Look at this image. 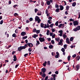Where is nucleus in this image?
<instances>
[{
  "mask_svg": "<svg viewBox=\"0 0 80 80\" xmlns=\"http://www.w3.org/2000/svg\"><path fill=\"white\" fill-rule=\"evenodd\" d=\"M64 38H66L67 37V36L66 35H65V34H64L62 36Z\"/></svg>",
  "mask_w": 80,
  "mask_h": 80,
  "instance_id": "23",
  "label": "nucleus"
},
{
  "mask_svg": "<svg viewBox=\"0 0 80 80\" xmlns=\"http://www.w3.org/2000/svg\"><path fill=\"white\" fill-rule=\"evenodd\" d=\"M77 60H78H78H80V56L77 57Z\"/></svg>",
  "mask_w": 80,
  "mask_h": 80,
  "instance_id": "54",
  "label": "nucleus"
},
{
  "mask_svg": "<svg viewBox=\"0 0 80 80\" xmlns=\"http://www.w3.org/2000/svg\"><path fill=\"white\" fill-rule=\"evenodd\" d=\"M41 71L43 73H45L46 72V68H42L41 69Z\"/></svg>",
  "mask_w": 80,
  "mask_h": 80,
  "instance_id": "7",
  "label": "nucleus"
},
{
  "mask_svg": "<svg viewBox=\"0 0 80 80\" xmlns=\"http://www.w3.org/2000/svg\"><path fill=\"white\" fill-rule=\"evenodd\" d=\"M3 20H2L0 21V25H2V24H3Z\"/></svg>",
  "mask_w": 80,
  "mask_h": 80,
  "instance_id": "46",
  "label": "nucleus"
},
{
  "mask_svg": "<svg viewBox=\"0 0 80 80\" xmlns=\"http://www.w3.org/2000/svg\"><path fill=\"white\" fill-rule=\"evenodd\" d=\"M55 34H53L52 36V37L53 38H55Z\"/></svg>",
  "mask_w": 80,
  "mask_h": 80,
  "instance_id": "52",
  "label": "nucleus"
},
{
  "mask_svg": "<svg viewBox=\"0 0 80 80\" xmlns=\"http://www.w3.org/2000/svg\"><path fill=\"white\" fill-rule=\"evenodd\" d=\"M27 45L29 47H33V44L31 43H28Z\"/></svg>",
  "mask_w": 80,
  "mask_h": 80,
  "instance_id": "8",
  "label": "nucleus"
},
{
  "mask_svg": "<svg viewBox=\"0 0 80 80\" xmlns=\"http://www.w3.org/2000/svg\"><path fill=\"white\" fill-rule=\"evenodd\" d=\"M42 77H43L44 78L45 77V76H46V74L45 73H43V74L42 75Z\"/></svg>",
  "mask_w": 80,
  "mask_h": 80,
  "instance_id": "32",
  "label": "nucleus"
},
{
  "mask_svg": "<svg viewBox=\"0 0 80 80\" xmlns=\"http://www.w3.org/2000/svg\"><path fill=\"white\" fill-rule=\"evenodd\" d=\"M78 30H80V26H78L76 28Z\"/></svg>",
  "mask_w": 80,
  "mask_h": 80,
  "instance_id": "25",
  "label": "nucleus"
},
{
  "mask_svg": "<svg viewBox=\"0 0 80 80\" xmlns=\"http://www.w3.org/2000/svg\"><path fill=\"white\" fill-rule=\"evenodd\" d=\"M47 62L46 61H45L44 63L43 64V67H46V65H47Z\"/></svg>",
  "mask_w": 80,
  "mask_h": 80,
  "instance_id": "15",
  "label": "nucleus"
},
{
  "mask_svg": "<svg viewBox=\"0 0 80 80\" xmlns=\"http://www.w3.org/2000/svg\"><path fill=\"white\" fill-rule=\"evenodd\" d=\"M50 27L49 24L48 23H47V25L46 24H45V26L44 27V28H49Z\"/></svg>",
  "mask_w": 80,
  "mask_h": 80,
  "instance_id": "5",
  "label": "nucleus"
},
{
  "mask_svg": "<svg viewBox=\"0 0 80 80\" xmlns=\"http://www.w3.org/2000/svg\"><path fill=\"white\" fill-rule=\"evenodd\" d=\"M56 75L55 74H54L53 76V80H56V78H55V77H56Z\"/></svg>",
  "mask_w": 80,
  "mask_h": 80,
  "instance_id": "36",
  "label": "nucleus"
},
{
  "mask_svg": "<svg viewBox=\"0 0 80 80\" xmlns=\"http://www.w3.org/2000/svg\"><path fill=\"white\" fill-rule=\"evenodd\" d=\"M51 43L53 44H54V43H55V42H54V40H51Z\"/></svg>",
  "mask_w": 80,
  "mask_h": 80,
  "instance_id": "47",
  "label": "nucleus"
},
{
  "mask_svg": "<svg viewBox=\"0 0 80 80\" xmlns=\"http://www.w3.org/2000/svg\"><path fill=\"white\" fill-rule=\"evenodd\" d=\"M59 33H63V31L62 30L59 31Z\"/></svg>",
  "mask_w": 80,
  "mask_h": 80,
  "instance_id": "57",
  "label": "nucleus"
},
{
  "mask_svg": "<svg viewBox=\"0 0 80 80\" xmlns=\"http://www.w3.org/2000/svg\"><path fill=\"white\" fill-rule=\"evenodd\" d=\"M71 58V56H68V61H70Z\"/></svg>",
  "mask_w": 80,
  "mask_h": 80,
  "instance_id": "24",
  "label": "nucleus"
},
{
  "mask_svg": "<svg viewBox=\"0 0 80 80\" xmlns=\"http://www.w3.org/2000/svg\"><path fill=\"white\" fill-rule=\"evenodd\" d=\"M59 7L60 8V10H63V6H62V5H60L59 6Z\"/></svg>",
  "mask_w": 80,
  "mask_h": 80,
  "instance_id": "12",
  "label": "nucleus"
},
{
  "mask_svg": "<svg viewBox=\"0 0 80 80\" xmlns=\"http://www.w3.org/2000/svg\"><path fill=\"white\" fill-rule=\"evenodd\" d=\"M43 4H44L43 2H41V5H42V6H43Z\"/></svg>",
  "mask_w": 80,
  "mask_h": 80,
  "instance_id": "63",
  "label": "nucleus"
},
{
  "mask_svg": "<svg viewBox=\"0 0 80 80\" xmlns=\"http://www.w3.org/2000/svg\"><path fill=\"white\" fill-rule=\"evenodd\" d=\"M45 24H44L43 23H41V28H44V27L45 26Z\"/></svg>",
  "mask_w": 80,
  "mask_h": 80,
  "instance_id": "16",
  "label": "nucleus"
},
{
  "mask_svg": "<svg viewBox=\"0 0 80 80\" xmlns=\"http://www.w3.org/2000/svg\"><path fill=\"white\" fill-rule=\"evenodd\" d=\"M56 54L57 55L55 56V57L56 58H58V57L59 56V53H58V52H56Z\"/></svg>",
  "mask_w": 80,
  "mask_h": 80,
  "instance_id": "6",
  "label": "nucleus"
},
{
  "mask_svg": "<svg viewBox=\"0 0 80 80\" xmlns=\"http://www.w3.org/2000/svg\"><path fill=\"white\" fill-rule=\"evenodd\" d=\"M76 68H77V71H78V69H80V66L78 65L76 66Z\"/></svg>",
  "mask_w": 80,
  "mask_h": 80,
  "instance_id": "11",
  "label": "nucleus"
},
{
  "mask_svg": "<svg viewBox=\"0 0 80 80\" xmlns=\"http://www.w3.org/2000/svg\"><path fill=\"white\" fill-rule=\"evenodd\" d=\"M55 25L56 26H58V21H57L55 23Z\"/></svg>",
  "mask_w": 80,
  "mask_h": 80,
  "instance_id": "37",
  "label": "nucleus"
},
{
  "mask_svg": "<svg viewBox=\"0 0 80 80\" xmlns=\"http://www.w3.org/2000/svg\"><path fill=\"white\" fill-rule=\"evenodd\" d=\"M40 32V31H39V30H36V32L37 34H38V33H39Z\"/></svg>",
  "mask_w": 80,
  "mask_h": 80,
  "instance_id": "29",
  "label": "nucleus"
},
{
  "mask_svg": "<svg viewBox=\"0 0 80 80\" xmlns=\"http://www.w3.org/2000/svg\"><path fill=\"white\" fill-rule=\"evenodd\" d=\"M52 32H55V29H52Z\"/></svg>",
  "mask_w": 80,
  "mask_h": 80,
  "instance_id": "58",
  "label": "nucleus"
},
{
  "mask_svg": "<svg viewBox=\"0 0 80 80\" xmlns=\"http://www.w3.org/2000/svg\"><path fill=\"white\" fill-rule=\"evenodd\" d=\"M56 12H60V9L59 8H57L55 10Z\"/></svg>",
  "mask_w": 80,
  "mask_h": 80,
  "instance_id": "21",
  "label": "nucleus"
},
{
  "mask_svg": "<svg viewBox=\"0 0 80 80\" xmlns=\"http://www.w3.org/2000/svg\"><path fill=\"white\" fill-rule=\"evenodd\" d=\"M26 48V47L25 46H20V47L18 48V51H20L22 50H23V49H25Z\"/></svg>",
  "mask_w": 80,
  "mask_h": 80,
  "instance_id": "2",
  "label": "nucleus"
},
{
  "mask_svg": "<svg viewBox=\"0 0 80 80\" xmlns=\"http://www.w3.org/2000/svg\"><path fill=\"white\" fill-rule=\"evenodd\" d=\"M77 30H77V29L76 28L73 29V31H74V32H77Z\"/></svg>",
  "mask_w": 80,
  "mask_h": 80,
  "instance_id": "48",
  "label": "nucleus"
},
{
  "mask_svg": "<svg viewBox=\"0 0 80 80\" xmlns=\"http://www.w3.org/2000/svg\"><path fill=\"white\" fill-rule=\"evenodd\" d=\"M55 8H59V6H58V5L57 4V3H56L55 5Z\"/></svg>",
  "mask_w": 80,
  "mask_h": 80,
  "instance_id": "27",
  "label": "nucleus"
},
{
  "mask_svg": "<svg viewBox=\"0 0 80 80\" xmlns=\"http://www.w3.org/2000/svg\"><path fill=\"white\" fill-rule=\"evenodd\" d=\"M49 35L50 36H52V35H53V32L50 33Z\"/></svg>",
  "mask_w": 80,
  "mask_h": 80,
  "instance_id": "64",
  "label": "nucleus"
},
{
  "mask_svg": "<svg viewBox=\"0 0 80 80\" xmlns=\"http://www.w3.org/2000/svg\"><path fill=\"white\" fill-rule=\"evenodd\" d=\"M62 26V24H60L59 26H58V27L59 28H61V27Z\"/></svg>",
  "mask_w": 80,
  "mask_h": 80,
  "instance_id": "51",
  "label": "nucleus"
},
{
  "mask_svg": "<svg viewBox=\"0 0 80 80\" xmlns=\"http://www.w3.org/2000/svg\"><path fill=\"white\" fill-rule=\"evenodd\" d=\"M66 9L67 10H69V6H67L66 7Z\"/></svg>",
  "mask_w": 80,
  "mask_h": 80,
  "instance_id": "38",
  "label": "nucleus"
},
{
  "mask_svg": "<svg viewBox=\"0 0 80 80\" xmlns=\"http://www.w3.org/2000/svg\"><path fill=\"white\" fill-rule=\"evenodd\" d=\"M14 16H15V17H16V16H18V13H15L14 14Z\"/></svg>",
  "mask_w": 80,
  "mask_h": 80,
  "instance_id": "44",
  "label": "nucleus"
},
{
  "mask_svg": "<svg viewBox=\"0 0 80 80\" xmlns=\"http://www.w3.org/2000/svg\"><path fill=\"white\" fill-rule=\"evenodd\" d=\"M16 36V34L15 33H14L12 35V37H15Z\"/></svg>",
  "mask_w": 80,
  "mask_h": 80,
  "instance_id": "43",
  "label": "nucleus"
},
{
  "mask_svg": "<svg viewBox=\"0 0 80 80\" xmlns=\"http://www.w3.org/2000/svg\"><path fill=\"white\" fill-rule=\"evenodd\" d=\"M48 19L49 20H52V17H49L48 18Z\"/></svg>",
  "mask_w": 80,
  "mask_h": 80,
  "instance_id": "59",
  "label": "nucleus"
},
{
  "mask_svg": "<svg viewBox=\"0 0 80 80\" xmlns=\"http://www.w3.org/2000/svg\"><path fill=\"white\" fill-rule=\"evenodd\" d=\"M21 35L22 36H25L26 35V32H23L21 33Z\"/></svg>",
  "mask_w": 80,
  "mask_h": 80,
  "instance_id": "9",
  "label": "nucleus"
},
{
  "mask_svg": "<svg viewBox=\"0 0 80 80\" xmlns=\"http://www.w3.org/2000/svg\"><path fill=\"white\" fill-rule=\"evenodd\" d=\"M49 48H50V49H52V48H53V45H50L49 46Z\"/></svg>",
  "mask_w": 80,
  "mask_h": 80,
  "instance_id": "35",
  "label": "nucleus"
},
{
  "mask_svg": "<svg viewBox=\"0 0 80 80\" xmlns=\"http://www.w3.org/2000/svg\"><path fill=\"white\" fill-rule=\"evenodd\" d=\"M58 45H61V46H62L63 45V42H59L58 43Z\"/></svg>",
  "mask_w": 80,
  "mask_h": 80,
  "instance_id": "13",
  "label": "nucleus"
},
{
  "mask_svg": "<svg viewBox=\"0 0 80 80\" xmlns=\"http://www.w3.org/2000/svg\"><path fill=\"white\" fill-rule=\"evenodd\" d=\"M78 22L77 21H75L73 22V25L74 26H76L78 25Z\"/></svg>",
  "mask_w": 80,
  "mask_h": 80,
  "instance_id": "4",
  "label": "nucleus"
},
{
  "mask_svg": "<svg viewBox=\"0 0 80 80\" xmlns=\"http://www.w3.org/2000/svg\"><path fill=\"white\" fill-rule=\"evenodd\" d=\"M55 40L56 41H57V42H59V41L60 40V38H55Z\"/></svg>",
  "mask_w": 80,
  "mask_h": 80,
  "instance_id": "17",
  "label": "nucleus"
},
{
  "mask_svg": "<svg viewBox=\"0 0 80 80\" xmlns=\"http://www.w3.org/2000/svg\"><path fill=\"white\" fill-rule=\"evenodd\" d=\"M37 14L39 16L42 15V12H38Z\"/></svg>",
  "mask_w": 80,
  "mask_h": 80,
  "instance_id": "22",
  "label": "nucleus"
},
{
  "mask_svg": "<svg viewBox=\"0 0 80 80\" xmlns=\"http://www.w3.org/2000/svg\"><path fill=\"white\" fill-rule=\"evenodd\" d=\"M70 40L71 42H72V41H73V37H71L70 38Z\"/></svg>",
  "mask_w": 80,
  "mask_h": 80,
  "instance_id": "28",
  "label": "nucleus"
},
{
  "mask_svg": "<svg viewBox=\"0 0 80 80\" xmlns=\"http://www.w3.org/2000/svg\"><path fill=\"white\" fill-rule=\"evenodd\" d=\"M46 14L48 13V9H47L46 10Z\"/></svg>",
  "mask_w": 80,
  "mask_h": 80,
  "instance_id": "45",
  "label": "nucleus"
},
{
  "mask_svg": "<svg viewBox=\"0 0 80 80\" xmlns=\"http://www.w3.org/2000/svg\"><path fill=\"white\" fill-rule=\"evenodd\" d=\"M27 38V36H24L22 38V39H26V38Z\"/></svg>",
  "mask_w": 80,
  "mask_h": 80,
  "instance_id": "39",
  "label": "nucleus"
},
{
  "mask_svg": "<svg viewBox=\"0 0 80 80\" xmlns=\"http://www.w3.org/2000/svg\"><path fill=\"white\" fill-rule=\"evenodd\" d=\"M26 30H27V31H28V30H29V28L28 27H27L26 28Z\"/></svg>",
  "mask_w": 80,
  "mask_h": 80,
  "instance_id": "60",
  "label": "nucleus"
},
{
  "mask_svg": "<svg viewBox=\"0 0 80 80\" xmlns=\"http://www.w3.org/2000/svg\"><path fill=\"white\" fill-rule=\"evenodd\" d=\"M61 51L62 52H65V49H64V48H62V49H61Z\"/></svg>",
  "mask_w": 80,
  "mask_h": 80,
  "instance_id": "31",
  "label": "nucleus"
},
{
  "mask_svg": "<svg viewBox=\"0 0 80 80\" xmlns=\"http://www.w3.org/2000/svg\"><path fill=\"white\" fill-rule=\"evenodd\" d=\"M29 20L30 22L32 21L33 20V18H29Z\"/></svg>",
  "mask_w": 80,
  "mask_h": 80,
  "instance_id": "56",
  "label": "nucleus"
},
{
  "mask_svg": "<svg viewBox=\"0 0 80 80\" xmlns=\"http://www.w3.org/2000/svg\"><path fill=\"white\" fill-rule=\"evenodd\" d=\"M50 2L48 0L46 2V3L48 5H50Z\"/></svg>",
  "mask_w": 80,
  "mask_h": 80,
  "instance_id": "18",
  "label": "nucleus"
},
{
  "mask_svg": "<svg viewBox=\"0 0 80 80\" xmlns=\"http://www.w3.org/2000/svg\"><path fill=\"white\" fill-rule=\"evenodd\" d=\"M39 40L40 42H43L45 41V38L44 37H40L39 38Z\"/></svg>",
  "mask_w": 80,
  "mask_h": 80,
  "instance_id": "3",
  "label": "nucleus"
},
{
  "mask_svg": "<svg viewBox=\"0 0 80 80\" xmlns=\"http://www.w3.org/2000/svg\"><path fill=\"white\" fill-rule=\"evenodd\" d=\"M38 11V9L37 8H35L34 9V12L35 13H37V12Z\"/></svg>",
  "mask_w": 80,
  "mask_h": 80,
  "instance_id": "30",
  "label": "nucleus"
},
{
  "mask_svg": "<svg viewBox=\"0 0 80 80\" xmlns=\"http://www.w3.org/2000/svg\"><path fill=\"white\" fill-rule=\"evenodd\" d=\"M48 23L49 24H51V23H52V22H50V20H48Z\"/></svg>",
  "mask_w": 80,
  "mask_h": 80,
  "instance_id": "49",
  "label": "nucleus"
},
{
  "mask_svg": "<svg viewBox=\"0 0 80 80\" xmlns=\"http://www.w3.org/2000/svg\"><path fill=\"white\" fill-rule=\"evenodd\" d=\"M63 47L65 49H67V44H64L63 46Z\"/></svg>",
  "mask_w": 80,
  "mask_h": 80,
  "instance_id": "26",
  "label": "nucleus"
},
{
  "mask_svg": "<svg viewBox=\"0 0 80 80\" xmlns=\"http://www.w3.org/2000/svg\"><path fill=\"white\" fill-rule=\"evenodd\" d=\"M28 50L29 52H32V49H31V48H29L28 49Z\"/></svg>",
  "mask_w": 80,
  "mask_h": 80,
  "instance_id": "53",
  "label": "nucleus"
},
{
  "mask_svg": "<svg viewBox=\"0 0 80 80\" xmlns=\"http://www.w3.org/2000/svg\"><path fill=\"white\" fill-rule=\"evenodd\" d=\"M38 21V23H40V21H41V20L40 19L39 17L36 16L35 18V22H37Z\"/></svg>",
  "mask_w": 80,
  "mask_h": 80,
  "instance_id": "1",
  "label": "nucleus"
},
{
  "mask_svg": "<svg viewBox=\"0 0 80 80\" xmlns=\"http://www.w3.org/2000/svg\"><path fill=\"white\" fill-rule=\"evenodd\" d=\"M66 43L68 44H70V42H69V39L68 38H67L66 39Z\"/></svg>",
  "mask_w": 80,
  "mask_h": 80,
  "instance_id": "10",
  "label": "nucleus"
},
{
  "mask_svg": "<svg viewBox=\"0 0 80 80\" xmlns=\"http://www.w3.org/2000/svg\"><path fill=\"white\" fill-rule=\"evenodd\" d=\"M76 56H77V55H76V54H74L72 56V57L73 58H75Z\"/></svg>",
  "mask_w": 80,
  "mask_h": 80,
  "instance_id": "41",
  "label": "nucleus"
},
{
  "mask_svg": "<svg viewBox=\"0 0 80 80\" xmlns=\"http://www.w3.org/2000/svg\"><path fill=\"white\" fill-rule=\"evenodd\" d=\"M53 25H54L53 23L51 24V25H50V28H52V27H53Z\"/></svg>",
  "mask_w": 80,
  "mask_h": 80,
  "instance_id": "33",
  "label": "nucleus"
},
{
  "mask_svg": "<svg viewBox=\"0 0 80 80\" xmlns=\"http://www.w3.org/2000/svg\"><path fill=\"white\" fill-rule=\"evenodd\" d=\"M37 29H36L34 28L33 29V32H36L37 31Z\"/></svg>",
  "mask_w": 80,
  "mask_h": 80,
  "instance_id": "50",
  "label": "nucleus"
},
{
  "mask_svg": "<svg viewBox=\"0 0 80 80\" xmlns=\"http://www.w3.org/2000/svg\"><path fill=\"white\" fill-rule=\"evenodd\" d=\"M69 21L70 22H74V19H72V18H70L69 19Z\"/></svg>",
  "mask_w": 80,
  "mask_h": 80,
  "instance_id": "34",
  "label": "nucleus"
},
{
  "mask_svg": "<svg viewBox=\"0 0 80 80\" xmlns=\"http://www.w3.org/2000/svg\"><path fill=\"white\" fill-rule=\"evenodd\" d=\"M27 55H28V53H26V54H25L24 55V56L25 57H27Z\"/></svg>",
  "mask_w": 80,
  "mask_h": 80,
  "instance_id": "62",
  "label": "nucleus"
},
{
  "mask_svg": "<svg viewBox=\"0 0 80 80\" xmlns=\"http://www.w3.org/2000/svg\"><path fill=\"white\" fill-rule=\"evenodd\" d=\"M37 37H38V35L35 34L33 35V36H32V37H33V38H35Z\"/></svg>",
  "mask_w": 80,
  "mask_h": 80,
  "instance_id": "14",
  "label": "nucleus"
},
{
  "mask_svg": "<svg viewBox=\"0 0 80 80\" xmlns=\"http://www.w3.org/2000/svg\"><path fill=\"white\" fill-rule=\"evenodd\" d=\"M40 44V42H39V41H37V43L36 44V46L37 47Z\"/></svg>",
  "mask_w": 80,
  "mask_h": 80,
  "instance_id": "19",
  "label": "nucleus"
},
{
  "mask_svg": "<svg viewBox=\"0 0 80 80\" xmlns=\"http://www.w3.org/2000/svg\"><path fill=\"white\" fill-rule=\"evenodd\" d=\"M48 65H50V61H48V63H47Z\"/></svg>",
  "mask_w": 80,
  "mask_h": 80,
  "instance_id": "42",
  "label": "nucleus"
},
{
  "mask_svg": "<svg viewBox=\"0 0 80 80\" xmlns=\"http://www.w3.org/2000/svg\"><path fill=\"white\" fill-rule=\"evenodd\" d=\"M49 32H50V31L48 30L47 31V32L46 33L47 35H49Z\"/></svg>",
  "mask_w": 80,
  "mask_h": 80,
  "instance_id": "40",
  "label": "nucleus"
},
{
  "mask_svg": "<svg viewBox=\"0 0 80 80\" xmlns=\"http://www.w3.org/2000/svg\"><path fill=\"white\" fill-rule=\"evenodd\" d=\"M65 15H68V13L67 11H65Z\"/></svg>",
  "mask_w": 80,
  "mask_h": 80,
  "instance_id": "61",
  "label": "nucleus"
},
{
  "mask_svg": "<svg viewBox=\"0 0 80 80\" xmlns=\"http://www.w3.org/2000/svg\"><path fill=\"white\" fill-rule=\"evenodd\" d=\"M76 5V2H74L72 3V7H75Z\"/></svg>",
  "mask_w": 80,
  "mask_h": 80,
  "instance_id": "20",
  "label": "nucleus"
},
{
  "mask_svg": "<svg viewBox=\"0 0 80 80\" xmlns=\"http://www.w3.org/2000/svg\"><path fill=\"white\" fill-rule=\"evenodd\" d=\"M18 66H19V64L16 65L15 66V68H17V67H18Z\"/></svg>",
  "mask_w": 80,
  "mask_h": 80,
  "instance_id": "55",
  "label": "nucleus"
}]
</instances>
